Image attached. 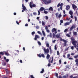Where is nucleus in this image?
Instances as JSON below:
<instances>
[{
    "instance_id": "14",
    "label": "nucleus",
    "mask_w": 78,
    "mask_h": 78,
    "mask_svg": "<svg viewBox=\"0 0 78 78\" xmlns=\"http://www.w3.org/2000/svg\"><path fill=\"white\" fill-rule=\"evenodd\" d=\"M70 5H68L66 6V10H69L70 9Z\"/></svg>"
},
{
    "instance_id": "41",
    "label": "nucleus",
    "mask_w": 78,
    "mask_h": 78,
    "mask_svg": "<svg viewBox=\"0 0 78 78\" xmlns=\"http://www.w3.org/2000/svg\"><path fill=\"white\" fill-rule=\"evenodd\" d=\"M67 31H68V29H66L65 30L64 32L65 33H66V32H67Z\"/></svg>"
},
{
    "instance_id": "45",
    "label": "nucleus",
    "mask_w": 78,
    "mask_h": 78,
    "mask_svg": "<svg viewBox=\"0 0 78 78\" xmlns=\"http://www.w3.org/2000/svg\"><path fill=\"white\" fill-rule=\"evenodd\" d=\"M74 58H76V59L77 58H78V55H76V56H74Z\"/></svg>"
},
{
    "instance_id": "4",
    "label": "nucleus",
    "mask_w": 78,
    "mask_h": 78,
    "mask_svg": "<svg viewBox=\"0 0 78 78\" xmlns=\"http://www.w3.org/2000/svg\"><path fill=\"white\" fill-rule=\"evenodd\" d=\"M72 7L74 10H75L76 8H77V6L75 5V4H71Z\"/></svg>"
},
{
    "instance_id": "49",
    "label": "nucleus",
    "mask_w": 78,
    "mask_h": 78,
    "mask_svg": "<svg viewBox=\"0 0 78 78\" xmlns=\"http://www.w3.org/2000/svg\"><path fill=\"white\" fill-rule=\"evenodd\" d=\"M55 34H55V33H53V37L54 38H55Z\"/></svg>"
},
{
    "instance_id": "42",
    "label": "nucleus",
    "mask_w": 78,
    "mask_h": 78,
    "mask_svg": "<svg viewBox=\"0 0 78 78\" xmlns=\"http://www.w3.org/2000/svg\"><path fill=\"white\" fill-rule=\"evenodd\" d=\"M70 56V54H68L67 55V58H69V57Z\"/></svg>"
},
{
    "instance_id": "43",
    "label": "nucleus",
    "mask_w": 78,
    "mask_h": 78,
    "mask_svg": "<svg viewBox=\"0 0 78 78\" xmlns=\"http://www.w3.org/2000/svg\"><path fill=\"white\" fill-rule=\"evenodd\" d=\"M71 49L73 50V49H74V47H73V46L71 47Z\"/></svg>"
},
{
    "instance_id": "23",
    "label": "nucleus",
    "mask_w": 78,
    "mask_h": 78,
    "mask_svg": "<svg viewBox=\"0 0 78 78\" xmlns=\"http://www.w3.org/2000/svg\"><path fill=\"white\" fill-rule=\"evenodd\" d=\"M44 11V12H43V13L44 12V13L45 14H48V12L47 11H45V10H44V11Z\"/></svg>"
},
{
    "instance_id": "61",
    "label": "nucleus",
    "mask_w": 78,
    "mask_h": 78,
    "mask_svg": "<svg viewBox=\"0 0 78 78\" xmlns=\"http://www.w3.org/2000/svg\"><path fill=\"white\" fill-rule=\"evenodd\" d=\"M58 78H62V76H61V75H59L58 76Z\"/></svg>"
},
{
    "instance_id": "17",
    "label": "nucleus",
    "mask_w": 78,
    "mask_h": 78,
    "mask_svg": "<svg viewBox=\"0 0 78 78\" xmlns=\"http://www.w3.org/2000/svg\"><path fill=\"white\" fill-rule=\"evenodd\" d=\"M2 65L3 66H5L6 65V63L5 62H2Z\"/></svg>"
},
{
    "instance_id": "33",
    "label": "nucleus",
    "mask_w": 78,
    "mask_h": 78,
    "mask_svg": "<svg viewBox=\"0 0 78 78\" xmlns=\"http://www.w3.org/2000/svg\"><path fill=\"white\" fill-rule=\"evenodd\" d=\"M40 11H41L39 9L38 11V16H39V15L41 14V13H40Z\"/></svg>"
},
{
    "instance_id": "1",
    "label": "nucleus",
    "mask_w": 78,
    "mask_h": 78,
    "mask_svg": "<svg viewBox=\"0 0 78 78\" xmlns=\"http://www.w3.org/2000/svg\"><path fill=\"white\" fill-rule=\"evenodd\" d=\"M42 49H43L44 51V54L45 55H47L46 56V59H49L50 58V55L48 54L49 51V49L47 48V49H46L45 48L43 47Z\"/></svg>"
},
{
    "instance_id": "10",
    "label": "nucleus",
    "mask_w": 78,
    "mask_h": 78,
    "mask_svg": "<svg viewBox=\"0 0 78 78\" xmlns=\"http://www.w3.org/2000/svg\"><path fill=\"white\" fill-rule=\"evenodd\" d=\"M69 76V74H67L66 75L63 76L62 77V78H67Z\"/></svg>"
},
{
    "instance_id": "53",
    "label": "nucleus",
    "mask_w": 78,
    "mask_h": 78,
    "mask_svg": "<svg viewBox=\"0 0 78 78\" xmlns=\"http://www.w3.org/2000/svg\"><path fill=\"white\" fill-rule=\"evenodd\" d=\"M46 31H47V33H50V30H48V29H47L46 30Z\"/></svg>"
},
{
    "instance_id": "21",
    "label": "nucleus",
    "mask_w": 78,
    "mask_h": 78,
    "mask_svg": "<svg viewBox=\"0 0 78 78\" xmlns=\"http://www.w3.org/2000/svg\"><path fill=\"white\" fill-rule=\"evenodd\" d=\"M42 33L43 34V35L45 37V32H44V30L42 31Z\"/></svg>"
},
{
    "instance_id": "37",
    "label": "nucleus",
    "mask_w": 78,
    "mask_h": 78,
    "mask_svg": "<svg viewBox=\"0 0 78 78\" xmlns=\"http://www.w3.org/2000/svg\"><path fill=\"white\" fill-rule=\"evenodd\" d=\"M46 20H48V17L47 16H45Z\"/></svg>"
},
{
    "instance_id": "39",
    "label": "nucleus",
    "mask_w": 78,
    "mask_h": 78,
    "mask_svg": "<svg viewBox=\"0 0 78 78\" xmlns=\"http://www.w3.org/2000/svg\"><path fill=\"white\" fill-rule=\"evenodd\" d=\"M74 18H75V22H76V20H77V18L75 16H74Z\"/></svg>"
},
{
    "instance_id": "30",
    "label": "nucleus",
    "mask_w": 78,
    "mask_h": 78,
    "mask_svg": "<svg viewBox=\"0 0 78 78\" xmlns=\"http://www.w3.org/2000/svg\"><path fill=\"white\" fill-rule=\"evenodd\" d=\"M58 13H57L55 14L56 17L57 18H58Z\"/></svg>"
},
{
    "instance_id": "27",
    "label": "nucleus",
    "mask_w": 78,
    "mask_h": 78,
    "mask_svg": "<svg viewBox=\"0 0 78 78\" xmlns=\"http://www.w3.org/2000/svg\"><path fill=\"white\" fill-rule=\"evenodd\" d=\"M69 14L70 15H73V12L72 11H70L69 12Z\"/></svg>"
},
{
    "instance_id": "32",
    "label": "nucleus",
    "mask_w": 78,
    "mask_h": 78,
    "mask_svg": "<svg viewBox=\"0 0 78 78\" xmlns=\"http://www.w3.org/2000/svg\"><path fill=\"white\" fill-rule=\"evenodd\" d=\"M41 55V57H42L43 58H45V55H44V54H42Z\"/></svg>"
},
{
    "instance_id": "47",
    "label": "nucleus",
    "mask_w": 78,
    "mask_h": 78,
    "mask_svg": "<svg viewBox=\"0 0 78 78\" xmlns=\"http://www.w3.org/2000/svg\"><path fill=\"white\" fill-rule=\"evenodd\" d=\"M38 44L39 45H41V42L38 41Z\"/></svg>"
},
{
    "instance_id": "11",
    "label": "nucleus",
    "mask_w": 78,
    "mask_h": 78,
    "mask_svg": "<svg viewBox=\"0 0 78 78\" xmlns=\"http://www.w3.org/2000/svg\"><path fill=\"white\" fill-rule=\"evenodd\" d=\"M60 36H61V34L60 33H59V34H57L55 36L57 37V38H58H58H60Z\"/></svg>"
},
{
    "instance_id": "2",
    "label": "nucleus",
    "mask_w": 78,
    "mask_h": 78,
    "mask_svg": "<svg viewBox=\"0 0 78 78\" xmlns=\"http://www.w3.org/2000/svg\"><path fill=\"white\" fill-rule=\"evenodd\" d=\"M71 41H72V44H73V45H74V47L75 48H76L77 41H75V38H74L73 37H71Z\"/></svg>"
},
{
    "instance_id": "12",
    "label": "nucleus",
    "mask_w": 78,
    "mask_h": 78,
    "mask_svg": "<svg viewBox=\"0 0 78 78\" xmlns=\"http://www.w3.org/2000/svg\"><path fill=\"white\" fill-rule=\"evenodd\" d=\"M39 10L41 11H44V10H45V8L43 7H41Z\"/></svg>"
},
{
    "instance_id": "50",
    "label": "nucleus",
    "mask_w": 78,
    "mask_h": 78,
    "mask_svg": "<svg viewBox=\"0 0 78 78\" xmlns=\"http://www.w3.org/2000/svg\"><path fill=\"white\" fill-rule=\"evenodd\" d=\"M57 55H59V51H57Z\"/></svg>"
},
{
    "instance_id": "5",
    "label": "nucleus",
    "mask_w": 78,
    "mask_h": 78,
    "mask_svg": "<svg viewBox=\"0 0 78 78\" xmlns=\"http://www.w3.org/2000/svg\"><path fill=\"white\" fill-rule=\"evenodd\" d=\"M57 30L55 28H53V29L51 30V31L52 33H53V32H54L55 31V34H56L57 33V32L56 31Z\"/></svg>"
},
{
    "instance_id": "20",
    "label": "nucleus",
    "mask_w": 78,
    "mask_h": 78,
    "mask_svg": "<svg viewBox=\"0 0 78 78\" xmlns=\"http://www.w3.org/2000/svg\"><path fill=\"white\" fill-rule=\"evenodd\" d=\"M49 11H53V7H50L49 9Z\"/></svg>"
},
{
    "instance_id": "9",
    "label": "nucleus",
    "mask_w": 78,
    "mask_h": 78,
    "mask_svg": "<svg viewBox=\"0 0 78 78\" xmlns=\"http://www.w3.org/2000/svg\"><path fill=\"white\" fill-rule=\"evenodd\" d=\"M63 42H64V47L66 46V44H67V41H66V40H63Z\"/></svg>"
},
{
    "instance_id": "19",
    "label": "nucleus",
    "mask_w": 78,
    "mask_h": 78,
    "mask_svg": "<svg viewBox=\"0 0 78 78\" xmlns=\"http://www.w3.org/2000/svg\"><path fill=\"white\" fill-rule=\"evenodd\" d=\"M30 8H33V5H32V2H30Z\"/></svg>"
},
{
    "instance_id": "35",
    "label": "nucleus",
    "mask_w": 78,
    "mask_h": 78,
    "mask_svg": "<svg viewBox=\"0 0 78 78\" xmlns=\"http://www.w3.org/2000/svg\"><path fill=\"white\" fill-rule=\"evenodd\" d=\"M46 46L48 48L49 47V44L48 43H47L46 44Z\"/></svg>"
},
{
    "instance_id": "48",
    "label": "nucleus",
    "mask_w": 78,
    "mask_h": 78,
    "mask_svg": "<svg viewBox=\"0 0 78 78\" xmlns=\"http://www.w3.org/2000/svg\"><path fill=\"white\" fill-rule=\"evenodd\" d=\"M36 6V5L34 4L32 5V7H34V8Z\"/></svg>"
},
{
    "instance_id": "54",
    "label": "nucleus",
    "mask_w": 78,
    "mask_h": 78,
    "mask_svg": "<svg viewBox=\"0 0 78 78\" xmlns=\"http://www.w3.org/2000/svg\"><path fill=\"white\" fill-rule=\"evenodd\" d=\"M55 50H57V48L56 47V45L55 46Z\"/></svg>"
},
{
    "instance_id": "55",
    "label": "nucleus",
    "mask_w": 78,
    "mask_h": 78,
    "mask_svg": "<svg viewBox=\"0 0 78 78\" xmlns=\"http://www.w3.org/2000/svg\"><path fill=\"white\" fill-rule=\"evenodd\" d=\"M60 5L61 4H60V3H58L57 5V7H59L60 6Z\"/></svg>"
},
{
    "instance_id": "36",
    "label": "nucleus",
    "mask_w": 78,
    "mask_h": 78,
    "mask_svg": "<svg viewBox=\"0 0 78 78\" xmlns=\"http://www.w3.org/2000/svg\"><path fill=\"white\" fill-rule=\"evenodd\" d=\"M62 62V61H61V60L60 59L59 61V64H61Z\"/></svg>"
},
{
    "instance_id": "18",
    "label": "nucleus",
    "mask_w": 78,
    "mask_h": 78,
    "mask_svg": "<svg viewBox=\"0 0 78 78\" xmlns=\"http://www.w3.org/2000/svg\"><path fill=\"white\" fill-rule=\"evenodd\" d=\"M44 72V69L43 68L41 69V71L40 72L41 73H43Z\"/></svg>"
},
{
    "instance_id": "28",
    "label": "nucleus",
    "mask_w": 78,
    "mask_h": 78,
    "mask_svg": "<svg viewBox=\"0 0 78 78\" xmlns=\"http://www.w3.org/2000/svg\"><path fill=\"white\" fill-rule=\"evenodd\" d=\"M42 25H45V22H43V21H42Z\"/></svg>"
},
{
    "instance_id": "63",
    "label": "nucleus",
    "mask_w": 78,
    "mask_h": 78,
    "mask_svg": "<svg viewBox=\"0 0 78 78\" xmlns=\"http://www.w3.org/2000/svg\"><path fill=\"white\" fill-rule=\"evenodd\" d=\"M63 40H64V39H62V38H60V41H63Z\"/></svg>"
},
{
    "instance_id": "59",
    "label": "nucleus",
    "mask_w": 78,
    "mask_h": 78,
    "mask_svg": "<svg viewBox=\"0 0 78 78\" xmlns=\"http://www.w3.org/2000/svg\"><path fill=\"white\" fill-rule=\"evenodd\" d=\"M34 15H35V16L36 15H37V14L36 13V12H33V13Z\"/></svg>"
},
{
    "instance_id": "15",
    "label": "nucleus",
    "mask_w": 78,
    "mask_h": 78,
    "mask_svg": "<svg viewBox=\"0 0 78 78\" xmlns=\"http://www.w3.org/2000/svg\"><path fill=\"white\" fill-rule=\"evenodd\" d=\"M49 50H50V53H53V50L51 49V46L49 47Z\"/></svg>"
},
{
    "instance_id": "13",
    "label": "nucleus",
    "mask_w": 78,
    "mask_h": 78,
    "mask_svg": "<svg viewBox=\"0 0 78 78\" xmlns=\"http://www.w3.org/2000/svg\"><path fill=\"white\" fill-rule=\"evenodd\" d=\"M70 22L65 23L64 25L65 27L67 26V25H70Z\"/></svg>"
},
{
    "instance_id": "44",
    "label": "nucleus",
    "mask_w": 78,
    "mask_h": 78,
    "mask_svg": "<svg viewBox=\"0 0 78 78\" xmlns=\"http://www.w3.org/2000/svg\"><path fill=\"white\" fill-rule=\"evenodd\" d=\"M9 60L8 59H7L5 60V61L6 62H9Z\"/></svg>"
},
{
    "instance_id": "57",
    "label": "nucleus",
    "mask_w": 78,
    "mask_h": 78,
    "mask_svg": "<svg viewBox=\"0 0 78 78\" xmlns=\"http://www.w3.org/2000/svg\"><path fill=\"white\" fill-rule=\"evenodd\" d=\"M73 75H72L71 76H70L69 77L70 78H73Z\"/></svg>"
},
{
    "instance_id": "40",
    "label": "nucleus",
    "mask_w": 78,
    "mask_h": 78,
    "mask_svg": "<svg viewBox=\"0 0 78 78\" xmlns=\"http://www.w3.org/2000/svg\"><path fill=\"white\" fill-rule=\"evenodd\" d=\"M66 36L68 37H70V35H69V34H66Z\"/></svg>"
},
{
    "instance_id": "16",
    "label": "nucleus",
    "mask_w": 78,
    "mask_h": 78,
    "mask_svg": "<svg viewBox=\"0 0 78 78\" xmlns=\"http://www.w3.org/2000/svg\"><path fill=\"white\" fill-rule=\"evenodd\" d=\"M5 55H6V56H9V53H8V52H6V51H5Z\"/></svg>"
},
{
    "instance_id": "34",
    "label": "nucleus",
    "mask_w": 78,
    "mask_h": 78,
    "mask_svg": "<svg viewBox=\"0 0 78 78\" xmlns=\"http://www.w3.org/2000/svg\"><path fill=\"white\" fill-rule=\"evenodd\" d=\"M55 76H56L57 78H58V73H55Z\"/></svg>"
},
{
    "instance_id": "3",
    "label": "nucleus",
    "mask_w": 78,
    "mask_h": 78,
    "mask_svg": "<svg viewBox=\"0 0 78 78\" xmlns=\"http://www.w3.org/2000/svg\"><path fill=\"white\" fill-rule=\"evenodd\" d=\"M47 1V0H43V2L45 5H48L49 3H51V0H49L48 1Z\"/></svg>"
},
{
    "instance_id": "8",
    "label": "nucleus",
    "mask_w": 78,
    "mask_h": 78,
    "mask_svg": "<svg viewBox=\"0 0 78 78\" xmlns=\"http://www.w3.org/2000/svg\"><path fill=\"white\" fill-rule=\"evenodd\" d=\"M22 7H23V10H24V11H25L26 9H27V8H26V7H25V6L23 4H22Z\"/></svg>"
},
{
    "instance_id": "46",
    "label": "nucleus",
    "mask_w": 78,
    "mask_h": 78,
    "mask_svg": "<svg viewBox=\"0 0 78 78\" xmlns=\"http://www.w3.org/2000/svg\"><path fill=\"white\" fill-rule=\"evenodd\" d=\"M31 34H32V35H34V34H35V32L33 31V32H32L31 33Z\"/></svg>"
},
{
    "instance_id": "22",
    "label": "nucleus",
    "mask_w": 78,
    "mask_h": 78,
    "mask_svg": "<svg viewBox=\"0 0 78 78\" xmlns=\"http://www.w3.org/2000/svg\"><path fill=\"white\" fill-rule=\"evenodd\" d=\"M73 34L74 35V36H76L77 35V32H73Z\"/></svg>"
},
{
    "instance_id": "62",
    "label": "nucleus",
    "mask_w": 78,
    "mask_h": 78,
    "mask_svg": "<svg viewBox=\"0 0 78 78\" xmlns=\"http://www.w3.org/2000/svg\"><path fill=\"white\" fill-rule=\"evenodd\" d=\"M75 62H78V59H76L75 60Z\"/></svg>"
},
{
    "instance_id": "6",
    "label": "nucleus",
    "mask_w": 78,
    "mask_h": 78,
    "mask_svg": "<svg viewBox=\"0 0 78 78\" xmlns=\"http://www.w3.org/2000/svg\"><path fill=\"white\" fill-rule=\"evenodd\" d=\"M38 38V39H39L40 38V37H39V36H38L37 35H35V37L34 38V40H35V41H37V39Z\"/></svg>"
},
{
    "instance_id": "56",
    "label": "nucleus",
    "mask_w": 78,
    "mask_h": 78,
    "mask_svg": "<svg viewBox=\"0 0 78 78\" xmlns=\"http://www.w3.org/2000/svg\"><path fill=\"white\" fill-rule=\"evenodd\" d=\"M60 23H63V20H60Z\"/></svg>"
},
{
    "instance_id": "64",
    "label": "nucleus",
    "mask_w": 78,
    "mask_h": 78,
    "mask_svg": "<svg viewBox=\"0 0 78 78\" xmlns=\"http://www.w3.org/2000/svg\"><path fill=\"white\" fill-rule=\"evenodd\" d=\"M16 22L17 24L18 25H19V23L17 22V21H16Z\"/></svg>"
},
{
    "instance_id": "38",
    "label": "nucleus",
    "mask_w": 78,
    "mask_h": 78,
    "mask_svg": "<svg viewBox=\"0 0 78 78\" xmlns=\"http://www.w3.org/2000/svg\"><path fill=\"white\" fill-rule=\"evenodd\" d=\"M0 55H4V53L3 52H0Z\"/></svg>"
},
{
    "instance_id": "58",
    "label": "nucleus",
    "mask_w": 78,
    "mask_h": 78,
    "mask_svg": "<svg viewBox=\"0 0 78 78\" xmlns=\"http://www.w3.org/2000/svg\"><path fill=\"white\" fill-rule=\"evenodd\" d=\"M69 59L70 60H71L72 59H73V58L72 57H70L69 58Z\"/></svg>"
},
{
    "instance_id": "60",
    "label": "nucleus",
    "mask_w": 78,
    "mask_h": 78,
    "mask_svg": "<svg viewBox=\"0 0 78 78\" xmlns=\"http://www.w3.org/2000/svg\"><path fill=\"white\" fill-rule=\"evenodd\" d=\"M63 6V3H61V4H60V6L61 7H62Z\"/></svg>"
},
{
    "instance_id": "7",
    "label": "nucleus",
    "mask_w": 78,
    "mask_h": 78,
    "mask_svg": "<svg viewBox=\"0 0 78 78\" xmlns=\"http://www.w3.org/2000/svg\"><path fill=\"white\" fill-rule=\"evenodd\" d=\"M73 28L74 29H75V26L73 25L72 27H71L69 29V31H72V30H73Z\"/></svg>"
},
{
    "instance_id": "24",
    "label": "nucleus",
    "mask_w": 78,
    "mask_h": 78,
    "mask_svg": "<svg viewBox=\"0 0 78 78\" xmlns=\"http://www.w3.org/2000/svg\"><path fill=\"white\" fill-rule=\"evenodd\" d=\"M49 35H48V36ZM49 37L51 38L52 37V34L51 33H50V35H49Z\"/></svg>"
},
{
    "instance_id": "31",
    "label": "nucleus",
    "mask_w": 78,
    "mask_h": 78,
    "mask_svg": "<svg viewBox=\"0 0 78 78\" xmlns=\"http://www.w3.org/2000/svg\"><path fill=\"white\" fill-rule=\"evenodd\" d=\"M37 33L39 34H40V35H42V33H41V32L40 31H38L37 32Z\"/></svg>"
},
{
    "instance_id": "29",
    "label": "nucleus",
    "mask_w": 78,
    "mask_h": 78,
    "mask_svg": "<svg viewBox=\"0 0 78 78\" xmlns=\"http://www.w3.org/2000/svg\"><path fill=\"white\" fill-rule=\"evenodd\" d=\"M62 17V14H59L58 17L59 19H60L61 17Z\"/></svg>"
},
{
    "instance_id": "26",
    "label": "nucleus",
    "mask_w": 78,
    "mask_h": 78,
    "mask_svg": "<svg viewBox=\"0 0 78 78\" xmlns=\"http://www.w3.org/2000/svg\"><path fill=\"white\" fill-rule=\"evenodd\" d=\"M51 63H52L53 61V56L51 57Z\"/></svg>"
},
{
    "instance_id": "52",
    "label": "nucleus",
    "mask_w": 78,
    "mask_h": 78,
    "mask_svg": "<svg viewBox=\"0 0 78 78\" xmlns=\"http://www.w3.org/2000/svg\"><path fill=\"white\" fill-rule=\"evenodd\" d=\"M48 67H50L51 66V64L50 63H48Z\"/></svg>"
},
{
    "instance_id": "51",
    "label": "nucleus",
    "mask_w": 78,
    "mask_h": 78,
    "mask_svg": "<svg viewBox=\"0 0 78 78\" xmlns=\"http://www.w3.org/2000/svg\"><path fill=\"white\" fill-rule=\"evenodd\" d=\"M38 57H39V58H41V54H38Z\"/></svg>"
},
{
    "instance_id": "25",
    "label": "nucleus",
    "mask_w": 78,
    "mask_h": 78,
    "mask_svg": "<svg viewBox=\"0 0 78 78\" xmlns=\"http://www.w3.org/2000/svg\"><path fill=\"white\" fill-rule=\"evenodd\" d=\"M30 77H29V78H34V77L33 76V75H30Z\"/></svg>"
}]
</instances>
